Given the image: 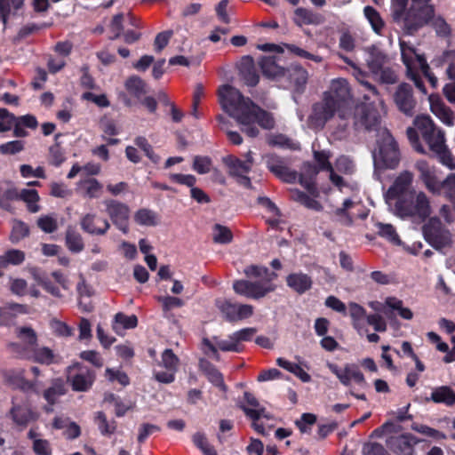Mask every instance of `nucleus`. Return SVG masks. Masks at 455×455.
<instances>
[{"instance_id":"obj_1","label":"nucleus","mask_w":455,"mask_h":455,"mask_svg":"<svg viewBox=\"0 0 455 455\" xmlns=\"http://www.w3.org/2000/svg\"><path fill=\"white\" fill-rule=\"evenodd\" d=\"M370 88L373 99L364 95V102L355 108L354 124L356 129H363L376 133L377 148L372 153L376 167H396L400 160L397 144L388 130L380 125V111H385V104L379 97L377 89L370 83H365Z\"/></svg>"},{"instance_id":"obj_2","label":"nucleus","mask_w":455,"mask_h":455,"mask_svg":"<svg viewBox=\"0 0 455 455\" xmlns=\"http://www.w3.org/2000/svg\"><path fill=\"white\" fill-rule=\"evenodd\" d=\"M219 101L222 109L242 126V131L249 137L254 138L259 133L253 125L255 123L266 130L275 127V122L271 113L259 108L232 85L220 87Z\"/></svg>"},{"instance_id":"obj_3","label":"nucleus","mask_w":455,"mask_h":455,"mask_svg":"<svg viewBox=\"0 0 455 455\" xmlns=\"http://www.w3.org/2000/svg\"><path fill=\"white\" fill-rule=\"evenodd\" d=\"M393 212L397 217L425 221L433 212L430 198L423 191L412 190L396 198Z\"/></svg>"},{"instance_id":"obj_4","label":"nucleus","mask_w":455,"mask_h":455,"mask_svg":"<svg viewBox=\"0 0 455 455\" xmlns=\"http://www.w3.org/2000/svg\"><path fill=\"white\" fill-rule=\"evenodd\" d=\"M244 274L248 277L259 279L257 281L238 280L234 282L233 289L235 293L250 299H259L275 291V285L272 283V275H274L269 274L267 267L249 266L244 269Z\"/></svg>"},{"instance_id":"obj_5","label":"nucleus","mask_w":455,"mask_h":455,"mask_svg":"<svg viewBox=\"0 0 455 455\" xmlns=\"http://www.w3.org/2000/svg\"><path fill=\"white\" fill-rule=\"evenodd\" d=\"M401 55L403 64L407 69L408 76L414 82L415 86L423 93H427L422 80L418 71L424 67L427 68V60L424 56L418 52L415 47L404 41L400 42Z\"/></svg>"},{"instance_id":"obj_6","label":"nucleus","mask_w":455,"mask_h":455,"mask_svg":"<svg viewBox=\"0 0 455 455\" xmlns=\"http://www.w3.org/2000/svg\"><path fill=\"white\" fill-rule=\"evenodd\" d=\"M336 112L339 113V118L346 119L347 112L339 107L338 103L330 96H323L321 102L314 105L312 113L308 117V126L315 130L322 129Z\"/></svg>"},{"instance_id":"obj_7","label":"nucleus","mask_w":455,"mask_h":455,"mask_svg":"<svg viewBox=\"0 0 455 455\" xmlns=\"http://www.w3.org/2000/svg\"><path fill=\"white\" fill-rule=\"evenodd\" d=\"M67 379L74 391L85 392L92 386L95 374L89 368L75 363L67 369Z\"/></svg>"},{"instance_id":"obj_8","label":"nucleus","mask_w":455,"mask_h":455,"mask_svg":"<svg viewBox=\"0 0 455 455\" xmlns=\"http://www.w3.org/2000/svg\"><path fill=\"white\" fill-rule=\"evenodd\" d=\"M15 334L20 342H12L8 345V350L18 357L28 355L30 349L37 345V335L29 326H19L15 329Z\"/></svg>"},{"instance_id":"obj_9","label":"nucleus","mask_w":455,"mask_h":455,"mask_svg":"<svg viewBox=\"0 0 455 455\" xmlns=\"http://www.w3.org/2000/svg\"><path fill=\"white\" fill-rule=\"evenodd\" d=\"M329 370L338 378L344 386H349L352 382L360 386H366V381L363 372L358 365L355 363H346L343 368L339 367L332 363H327Z\"/></svg>"},{"instance_id":"obj_10","label":"nucleus","mask_w":455,"mask_h":455,"mask_svg":"<svg viewBox=\"0 0 455 455\" xmlns=\"http://www.w3.org/2000/svg\"><path fill=\"white\" fill-rule=\"evenodd\" d=\"M104 205L106 212L112 220L113 224L123 233L127 234L129 231L130 208L124 203L116 200H105Z\"/></svg>"},{"instance_id":"obj_11","label":"nucleus","mask_w":455,"mask_h":455,"mask_svg":"<svg viewBox=\"0 0 455 455\" xmlns=\"http://www.w3.org/2000/svg\"><path fill=\"white\" fill-rule=\"evenodd\" d=\"M216 306L224 317L230 322L249 318L253 314V307L251 305L233 303L228 299H217Z\"/></svg>"},{"instance_id":"obj_12","label":"nucleus","mask_w":455,"mask_h":455,"mask_svg":"<svg viewBox=\"0 0 455 455\" xmlns=\"http://www.w3.org/2000/svg\"><path fill=\"white\" fill-rule=\"evenodd\" d=\"M314 156L318 164V170H327L330 172L331 181L339 188V191H344L345 188H348L352 191L357 190L356 182L347 183L343 180V178L334 172V169L329 161L331 156L329 152L324 150L315 151Z\"/></svg>"},{"instance_id":"obj_13","label":"nucleus","mask_w":455,"mask_h":455,"mask_svg":"<svg viewBox=\"0 0 455 455\" xmlns=\"http://www.w3.org/2000/svg\"><path fill=\"white\" fill-rule=\"evenodd\" d=\"M394 100L398 109L406 116H411L414 114L416 101L411 85L401 84L394 94Z\"/></svg>"},{"instance_id":"obj_14","label":"nucleus","mask_w":455,"mask_h":455,"mask_svg":"<svg viewBox=\"0 0 455 455\" xmlns=\"http://www.w3.org/2000/svg\"><path fill=\"white\" fill-rule=\"evenodd\" d=\"M81 228L91 235H103L110 228L108 220L96 213H86L80 220Z\"/></svg>"},{"instance_id":"obj_15","label":"nucleus","mask_w":455,"mask_h":455,"mask_svg":"<svg viewBox=\"0 0 455 455\" xmlns=\"http://www.w3.org/2000/svg\"><path fill=\"white\" fill-rule=\"evenodd\" d=\"M416 168L419 172V177L427 189L435 195L441 194V181H439L435 167L430 166L425 161H419Z\"/></svg>"},{"instance_id":"obj_16","label":"nucleus","mask_w":455,"mask_h":455,"mask_svg":"<svg viewBox=\"0 0 455 455\" xmlns=\"http://www.w3.org/2000/svg\"><path fill=\"white\" fill-rule=\"evenodd\" d=\"M417 443V439L411 435L391 436L387 442L391 450L402 455H415L413 446Z\"/></svg>"},{"instance_id":"obj_17","label":"nucleus","mask_w":455,"mask_h":455,"mask_svg":"<svg viewBox=\"0 0 455 455\" xmlns=\"http://www.w3.org/2000/svg\"><path fill=\"white\" fill-rule=\"evenodd\" d=\"M324 96H330L342 108L345 101L350 97L348 83L343 78L332 80L330 90L324 93Z\"/></svg>"},{"instance_id":"obj_18","label":"nucleus","mask_w":455,"mask_h":455,"mask_svg":"<svg viewBox=\"0 0 455 455\" xmlns=\"http://www.w3.org/2000/svg\"><path fill=\"white\" fill-rule=\"evenodd\" d=\"M432 113L448 126L453 125V113L436 94L428 97Z\"/></svg>"},{"instance_id":"obj_19","label":"nucleus","mask_w":455,"mask_h":455,"mask_svg":"<svg viewBox=\"0 0 455 455\" xmlns=\"http://www.w3.org/2000/svg\"><path fill=\"white\" fill-rule=\"evenodd\" d=\"M7 196L10 199H20L27 204L28 210L30 212H37L40 210V206L37 204L39 201V196L36 189H21L18 191L16 189H10L7 192Z\"/></svg>"},{"instance_id":"obj_20","label":"nucleus","mask_w":455,"mask_h":455,"mask_svg":"<svg viewBox=\"0 0 455 455\" xmlns=\"http://www.w3.org/2000/svg\"><path fill=\"white\" fill-rule=\"evenodd\" d=\"M286 283L289 288L299 294H303L311 289V276L302 272H295L287 275Z\"/></svg>"},{"instance_id":"obj_21","label":"nucleus","mask_w":455,"mask_h":455,"mask_svg":"<svg viewBox=\"0 0 455 455\" xmlns=\"http://www.w3.org/2000/svg\"><path fill=\"white\" fill-rule=\"evenodd\" d=\"M21 358L29 359L45 365L57 363L59 361L58 356L51 348L47 347H37V345L33 347L32 349H30V353L28 355H23Z\"/></svg>"},{"instance_id":"obj_22","label":"nucleus","mask_w":455,"mask_h":455,"mask_svg":"<svg viewBox=\"0 0 455 455\" xmlns=\"http://www.w3.org/2000/svg\"><path fill=\"white\" fill-rule=\"evenodd\" d=\"M239 74L244 83L249 86H254L259 82V76L256 72L253 59L244 56L238 64Z\"/></svg>"},{"instance_id":"obj_23","label":"nucleus","mask_w":455,"mask_h":455,"mask_svg":"<svg viewBox=\"0 0 455 455\" xmlns=\"http://www.w3.org/2000/svg\"><path fill=\"white\" fill-rule=\"evenodd\" d=\"M76 189L85 197L98 198L102 194L103 186L94 178H85L77 182Z\"/></svg>"},{"instance_id":"obj_24","label":"nucleus","mask_w":455,"mask_h":455,"mask_svg":"<svg viewBox=\"0 0 455 455\" xmlns=\"http://www.w3.org/2000/svg\"><path fill=\"white\" fill-rule=\"evenodd\" d=\"M243 397L247 405H243L242 409L249 418H251L252 420H258L262 417L269 418L266 412L265 408L260 406L259 403L253 395L249 392H244Z\"/></svg>"},{"instance_id":"obj_25","label":"nucleus","mask_w":455,"mask_h":455,"mask_svg":"<svg viewBox=\"0 0 455 455\" xmlns=\"http://www.w3.org/2000/svg\"><path fill=\"white\" fill-rule=\"evenodd\" d=\"M349 315L352 324L359 335L367 334L368 330L364 327L363 321L367 317L365 309L355 302L348 304Z\"/></svg>"},{"instance_id":"obj_26","label":"nucleus","mask_w":455,"mask_h":455,"mask_svg":"<svg viewBox=\"0 0 455 455\" xmlns=\"http://www.w3.org/2000/svg\"><path fill=\"white\" fill-rule=\"evenodd\" d=\"M421 18L432 27L438 36L449 37L451 36V28L450 24L442 16L435 15L434 11L431 14H425Z\"/></svg>"},{"instance_id":"obj_27","label":"nucleus","mask_w":455,"mask_h":455,"mask_svg":"<svg viewBox=\"0 0 455 455\" xmlns=\"http://www.w3.org/2000/svg\"><path fill=\"white\" fill-rule=\"evenodd\" d=\"M367 67L371 72L372 76L379 73V70L386 67L388 62L387 56L380 50L372 47L368 51V58L366 59Z\"/></svg>"},{"instance_id":"obj_28","label":"nucleus","mask_w":455,"mask_h":455,"mask_svg":"<svg viewBox=\"0 0 455 455\" xmlns=\"http://www.w3.org/2000/svg\"><path fill=\"white\" fill-rule=\"evenodd\" d=\"M427 236L432 246L438 250L450 247L453 243L452 234L445 228H438L427 234Z\"/></svg>"},{"instance_id":"obj_29","label":"nucleus","mask_w":455,"mask_h":455,"mask_svg":"<svg viewBox=\"0 0 455 455\" xmlns=\"http://www.w3.org/2000/svg\"><path fill=\"white\" fill-rule=\"evenodd\" d=\"M137 324L138 319L136 315H126L123 313H117L114 317L112 328L116 334L124 335L125 330L133 329Z\"/></svg>"},{"instance_id":"obj_30","label":"nucleus","mask_w":455,"mask_h":455,"mask_svg":"<svg viewBox=\"0 0 455 455\" xmlns=\"http://www.w3.org/2000/svg\"><path fill=\"white\" fill-rule=\"evenodd\" d=\"M413 175L410 172H402L395 180L393 186L388 189V198L403 194L410 187Z\"/></svg>"},{"instance_id":"obj_31","label":"nucleus","mask_w":455,"mask_h":455,"mask_svg":"<svg viewBox=\"0 0 455 455\" xmlns=\"http://www.w3.org/2000/svg\"><path fill=\"white\" fill-rule=\"evenodd\" d=\"M262 72L268 77H278L286 75V70L277 64L274 57H263L259 62Z\"/></svg>"},{"instance_id":"obj_32","label":"nucleus","mask_w":455,"mask_h":455,"mask_svg":"<svg viewBox=\"0 0 455 455\" xmlns=\"http://www.w3.org/2000/svg\"><path fill=\"white\" fill-rule=\"evenodd\" d=\"M223 162L228 168L229 175L233 177L243 176L251 171L249 164L232 156L223 158Z\"/></svg>"},{"instance_id":"obj_33","label":"nucleus","mask_w":455,"mask_h":455,"mask_svg":"<svg viewBox=\"0 0 455 455\" xmlns=\"http://www.w3.org/2000/svg\"><path fill=\"white\" fill-rule=\"evenodd\" d=\"M429 400L451 406L455 404V392L449 387H439L433 390Z\"/></svg>"},{"instance_id":"obj_34","label":"nucleus","mask_w":455,"mask_h":455,"mask_svg":"<svg viewBox=\"0 0 455 455\" xmlns=\"http://www.w3.org/2000/svg\"><path fill=\"white\" fill-rule=\"evenodd\" d=\"M125 89L129 95L140 100L147 93V86L144 81L139 76H133L129 77L124 84Z\"/></svg>"},{"instance_id":"obj_35","label":"nucleus","mask_w":455,"mask_h":455,"mask_svg":"<svg viewBox=\"0 0 455 455\" xmlns=\"http://www.w3.org/2000/svg\"><path fill=\"white\" fill-rule=\"evenodd\" d=\"M319 170L313 164L306 163L303 164L301 172L299 176V184L311 191L314 189V179L317 175Z\"/></svg>"},{"instance_id":"obj_36","label":"nucleus","mask_w":455,"mask_h":455,"mask_svg":"<svg viewBox=\"0 0 455 455\" xmlns=\"http://www.w3.org/2000/svg\"><path fill=\"white\" fill-rule=\"evenodd\" d=\"M23 371L17 372H10L7 376L9 382L15 387L20 388L23 391H35L36 390V381H28L23 376Z\"/></svg>"},{"instance_id":"obj_37","label":"nucleus","mask_w":455,"mask_h":455,"mask_svg":"<svg viewBox=\"0 0 455 455\" xmlns=\"http://www.w3.org/2000/svg\"><path fill=\"white\" fill-rule=\"evenodd\" d=\"M65 393L66 387L64 381L61 379H56L52 380L51 387L44 391V397L50 405H52Z\"/></svg>"},{"instance_id":"obj_38","label":"nucleus","mask_w":455,"mask_h":455,"mask_svg":"<svg viewBox=\"0 0 455 455\" xmlns=\"http://www.w3.org/2000/svg\"><path fill=\"white\" fill-rule=\"evenodd\" d=\"M134 221L140 226L153 227L158 224V215L156 212L141 208L134 213Z\"/></svg>"},{"instance_id":"obj_39","label":"nucleus","mask_w":455,"mask_h":455,"mask_svg":"<svg viewBox=\"0 0 455 455\" xmlns=\"http://www.w3.org/2000/svg\"><path fill=\"white\" fill-rule=\"evenodd\" d=\"M423 139L434 152L440 151L445 147L444 133L437 127L425 134Z\"/></svg>"},{"instance_id":"obj_40","label":"nucleus","mask_w":455,"mask_h":455,"mask_svg":"<svg viewBox=\"0 0 455 455\" xmlns=\"http://www.w3.org/2000/svg\"><path fill=\"white\" fill-rule=\"evenodd\" d=\"M202 370L205 372L209 381L216 387H219L223 391L226 390V386L223 381L222 374L207 361L202 360L200 362Z\"/></svg>"},{"instance_id":"obj_41","label":"nucleus","mask_w":455,"mask_h":455,"mask_svg":"<svg viewBox=\"0 0 455 455\" xmlns=\"http://www.w3.org/2000/svg\"><path fill=\"white\" fill-rule=\"evenodd\" d=\"M357 189L359 188L357 187ZM344 194H349L350 196L343 201L342 207L337 208L335 213L337 216L340 217V221L345 225H350L352 223V219L346 214V211L350 209L354 205V196L358 192V190L352 191L348 188H345L344 191H341Z\"/></svg>"},{"instance_id":"obj_42","label":"nucleus","mask_w":455,"mask_h":455,"mask_svg":"<svg viewBox=\"0 0 455 455\" xmlns=\"http://www.w3.org/2000/svg\"><path fill=\"white\" fill-rule=\"evenodd\" d=\"M286 73L298 90L302 88L307 81V72L301 67L294 66L288 69Z\"/></svg>"},{"instance_id":"obj_43","label":"nucleus","mask_w":455,"mask_h":455,"mask_svg":"<svg viewBox=\"0 0 455 455\" xmlns=\"http://www.w3.org/2000/svg\"><path fill=\"white\" fill-rule=\"evenodd\" d=\"M231 230L225 226L215 224L212 228V239L217 243H228L232 241Z\"/></svg>"},{"instance_id":"obj_44","label":"nucleus","mask_w":455,"mask_h":455,"mask_svg":"<svg viewBox=\"0 0 455 455\" xmlns=\"http://www.w3.org/2000/svg\"><path fill=\"white\" fill-rule=\"evenodd\" d=\"M134 144L145 153V155L152 163L158 164L160 162V156L155 153L152 146L145 137H136L134 140Z\"/></svg>"},{"instance_id":"obj_45","label":"nucleus","mask_w":455,"mask_h":455,"mask_svg":"<svg viewBox=\"0 0 455 455\" xmlns=\"http://www.w3.org/2000/svg\"><path fill=\"white\" fill-rule=\"evenodd\" d=\"M194 444L204 453V455H217L215 449L209 443L206 436L200 432L193 435Z\"/></svg>"},{"instance_id":"obj_46","label":"nucleus","mask_w":455,"mask_h":455,"mask_svg":"<svg viewBox=\"0 0 455 455\" xmlns=\"http://www.w3.org/2000/svg\"><path fill=\"white\" fill-rule=\"evenodd\" d=\"M13 420L20 425L28 423L33 418L31 410L26 405H17L12 410Z\"/></svg>"},{"instance_id":"obj_47","label":"nucleus","mask_w":455,"mask_h":455,"mask_svg":"<svg viewBox=\"0 0 455 455\" xmlns=\"http://www.w3.org/2000/svg\"><path fill=\"white\" fill-rule=\"evenodd\" d=\"M66 242L68 249L74 252H79L84 249L81 235L71 228L67 231Z\"/></svg>"},{"instance_id":"obj_48","label":"nucleus","mask_w":455,"mask_h":455,"mask_svg":"<svg viewBox=\"0 0 455 455\" xmlns=\"http://www.w3.org/2000/svg\"><path fill=\"white\" fill-rule=\"evenodd\" d=\"M364 15L371 25L373 30L377 34H380L384 27V22L380 18L379 12L371 6H366L364 8Z\"/></svg>"},{"instance_id":"obj_49","label":"nucleus","mask_w":455,"mask_h":455,"mask_svg":"<svg viewBox=\"0 0 455 455\" xmlns=\"http://www.w3.org/2000/svg\"><path fill=\"white\" fill-rule=\"evenodd\" d=\"M377 228L378 234L380 236L387 239L394 244H400L401 241L399 235L396 233L395 228L391 224L378 223Z\"/></svg>"},{"instance_id":"obj_50","label":"nucleus","mask_w":455,"mask_h":455,"mask_svg":"<svg viewBox=\"0 0 455 455\" xmlns=\"http://www.w3.org/2000/svg\"><path fill=\"white\" fill-rule=\"evenodd\" d=\"M296 21L299 24H319L320 16L304 8H298L295 11Z\"/></svg>"},{"instance_id":"obj_51","label":"nucleus","mask_w":455,"mask_h":455,"mask_svg":"<svg viewBox=\"0 0 455 455\" xmlns=\"http://www.w3.org/2000/svg\"><path fill=\"white\" fill-rule=\"evenodd\" d=\"M217 120L219 122L220 128L227 133V136L230 142H232L235 145L242 144V136L240 135L239 132L229 130V121L226 117L219 116L217 117Z\"/></svg>"},{"instance_id":"obj_52","label":"nucleus","mask_w":455,"mask_h":455,"mask_svg":"<svg viewBox=\"0 0 455 455\" xmlns=\"http://www.w3.org/2000/svg\"><path fill=\"white\" fill-rule=\"evenodd\" d=\"M212 161L208 156H196L193 159L192 168L198 174H206L212 171Z\"/></svg>"},{"instance_id":"obj_53","label":"nucleus","mask_w":455,"mask_h":455,"mask_svg":"<svg viewBox=\"0 0 455 455\" xmlns=\"http://www.w3.org/2000/svg\"><path fill=\"white\" fill-rule=\"evenodd\" d=\"M105 377L108 381L117 382L123 387H125L130 383L127 374L119 369L107 368L105 371Z\"/></svg>"},{"instance_id":"obj_54","label":"nucleus","mask_w":455,"mask_h":455,"mask_svg":"<svg viewBox=\"0 0 455 455\" xmlns=\"http://www.w3.org/2000/svg\"><path fill=\"white\" fill-rule=\"evenodd\" d=\"M30 438L33 441V450L36 455H50L52 449L48 441L44 439L37 438L33 431L28 433Z\"/></svg>"},{"instance_id":"obj_55","label":"nucleus","mask_w":455,"mask_h":455,"mask_svg":"<svg viewBox=\"0 0 455 455\" xmlns=\"http://www.w3.org/2000/svg\"><path fill=\"white\" fill-rule=\"evenodd\" d=\"M259 204L263 208L266 209V211L273 215L272 218L267 220V222L273 227L276 226L279 223L280 216V212L276 205L267 197L259 198Z\"/></svg>"},{"instance_id":"obj_56","label":"nucleus","mask_w":455,"mask_h":455,"mask_svg":"<svg viewBox=\"0 0 455 455\" xmlns=\"http://www.w3.org/2000/svg\"><path fill=\"white\" fill-rule=\"evenodd\" d=\"M373 76L379 82L387 84H395L398 80L396 72L393 68L387 66L381 68L379 73L374 74Z\"/></svg>"},{"instance_id":"obj_57","label":"nucleus","mask_w":455,"mask_h":455,"mask_svg":"<svg viewBox=\"0 0 455 455\" xmlns=\"http://www.w3.org/2000/svg\"><path fill=\"white\" fill-rule=\"evenodd\" d=\"M29 229L27 224L20 220H14L12 223V230L11 234V240L12 243H17L28 235Z\"/></svg>"},{"instance_id":"obj_58","label":"nucleus","mask_w":455,"mask_h":455,"mask_svg":"<svg viewBox=\"0 0 455 455\" xmlns=\"http://www.w3.org/2000/svg\"><path fill=\"white\" fill-rule=\"evenodd\" d=\"M415 127L421 132L422 137L436 126L428 116H419L414 119Z\"/></svg>"},{"instance_id":"obj_59","label":"nucleus","mask_w":455,"mask_h":455,"mask_svg":"<svg viewBox=\"0 0 455 455\" xmlns=\"http://www.w3.org/2000/svg\"><path fill=\"white\" fill-rule=\"evenodd\" d=\"M96 422L100 433L104 435L113 434L116 428V422H108L105 414L100 411L97 413Z\"/></svg>"},{"instance_id":"obj_60","label":"nucleus","mask_w":455,"mask_h":455,"mask_svg":"<svg viewBox=\"0 0 455 455\" xmlns=\"http://www.w3.org/2000/svg\"><path fill=\"white\" fill-rule=\"evenodd\" d=\"M441 190H443L444 196L450 200H455V173H450L443 181H441Z\"/></svg>"},{"instance_id":"obj_61","label":"nucleus","mask_w":455,"mask_h":455,"mask_svg":"<svg viewBox=\"0 0 455 455\" xmlns=\"http://www.w3.org/2000/svg\"><path fill=\"white\" fill-rule=\"evenodd\" d=\"M37 226L45 233H52L58 228L54 215H44L37 220Z\"/></svg>"},{"instance_id":"obj_62","label":"nucleus","mask_w":455,"mask_h":455,"mask_svg":"<svg viewBox=\"0 0 455 455\" xmlns=\"http://www.w3.org/2000/svg\"><path fill=\"white\" fill-rule=\"evenodd\" d=\"M179 358L171 349H165L162 354V365L168 371H176Z\"/></svg>"},{"instance_id":"obj_63","label":"nucleus","mask_w":455,"mask_h":455,"mask_svg":"<svg viewBox=\"0 0 455 455\" xmlns=\"http://www.w3.org/2000/svg\"><path fill=\"white\" fill-rule=\"evenodd\" d=\"M335 169L344 174H352L355 172V165L347 156H339L335 163Z\"/></svg>"},{"instance_id":"obj_64","label":"nucleus","mask_w":455,"mask_h":455,"mask_svg":"<svg viewBox=\"0 0 455 455\" xmlns=\"http://www.w3.org/2000/svg\"><path fill=\"white\" fill-rule=\"evenodd\" d=\"M363 455H388V453L381 444L368 443L363 447Z\"/></svg>"}]
</instances>
